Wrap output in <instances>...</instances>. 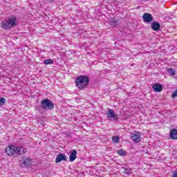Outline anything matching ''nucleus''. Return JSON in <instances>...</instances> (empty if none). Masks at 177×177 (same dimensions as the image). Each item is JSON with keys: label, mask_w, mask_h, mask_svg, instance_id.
<instances>
[{"label": "nucleus", "mask_w": 177, "mask_h": 177, "mask_svg": "<svg viewBox=\"0 0 177 177\" xmlns=\"http://www.w3.org/2000/svg\"><path fill=\"white\" fill-rule=\"evenodd\" d=\"M152 88L153 89L154 92H161L163 89L162 84L160 83H155L153 84Z\"/></svg>", "instance_id": "11"}, {"label": "nucleus", "mask_w": 177, "mask_h": 177, "mask_svg": "<svg viewBox=\"0 0 177 177\" xmlns=\"http://www.w3.org/2000/svg\"><path fill=\"white\" fill-rule=\"evenodd\" d=\"M6 153L8 156L10 157H15V153H16L15 151V145H9L6 148Z\"/></svg>", "instance_id": "5"}, {"label": "nucleus", "mask_w": 177, "mask_h": 177, "mask_svg": "<svg viewBox=\"0 0 177 177\" xmlns=\"http://www.w3.org/2000/svg\"><path fill=\"white\" fill-rule=\"evenodd\" d=\"M41 107L42 110H53L55 109V104L50 99L44 98L41 101Z\"/></svg>", "instance_id": "3"}, {"label": "nucleus", "mask_w": 177, "mask_h": 177, "mask_svg": "<svg viewBox=\"0 0 177 177\" xmlns=\"http://www.w3.org/2000/svg\"><path fill=\"white\" fill-rule=\"evenodd\" d=\"M169 138L170 139L177 140V129H173L170 130Z\"/></svg>", "instance_id": "13"}, {"label": "nucleus", "mask_w": 177, "mask_h": 177, "mask_svg": "<svg viewBox=\"0 0 177 177\" xmlns=\"http://www.w3.org/2000/svg\"><path fill=\"white\" fill-rule=\"evenodd\" d=\"M151 28L153 31H160L161 30V25L158 21H153L151 25Z\"/></svg>", "instance_id": "10"}, {"label": "nucleus", "mask_w": 177, "mask_h": 177, "mask_svg": "<svg viewBox=\"0 0 177 177\" xmlns=\"http://www.w3.org/2000/svg\"><path fill=\"white\" fill-rule=\"evenodd\" d=\"M131 139H132L135 143H139V142L141 140L140 133H131Z\"/></svg>", "instance_id": "9"}, {"label": "nucleus", "mask_w": 177, "mask_h": 177, "mask_svg": "<svg viewBox=\"0 0 177 177\" xmlns=\"http://www.w3.org/2000/svg\"><path fill=\"white\" fill-rule=\"evenodd\" d=\"M109 24L111 27H118L121 24V20L115 18H111L109 20Z\"/></svg>", "instance_id": "8"}, {"label": "nucleus", "mask_w": 177, "mask_h": 177, "mask_svg": "<svg viewBox=\"0 0 177 177\" xmlns=\"http://www.w3.org/2000/svg\"><path fill=\"white\" fill-rule=\"evenodd\" d=\"M142 20L144 23H151L154 20V17L151 14L146 12L142 15Z\"/></svg>", "instance_id": "6"}, {"label": "nucleus", "mask_w": 177, "mask_h": 177, "mask_svg": "<svg viewBox=\"0 0 177 177\" xmlns=\"http://www.w3.org/2000/svg\"><path fill=\"white\" fill-rule=\"evenodd\" d=\"M76 159H77V150L73 149L71 151V154L69 156V161L71 162H73V161H75Z\"/></svg>", "instance_id": "12"}, {"label": "nucleus", "mask_w": 177, "mask_h": 177, "mask_svg": "<svg viewBox=\"0 0 177 177\" xmlns=\"http://www.w3.org/2000/svg\"><path fill=\"white\" fill-rule=\"evenodd\" d=\"M20 164H24L25 167H31L32 165V160L31 158H28L25 160H24L22 162L20 161Z\"/></svg>", "instance_id": "14"}, {"label": "nucleus", "mask_w": 177, "mask_h": 177, "mask_svg": "<svg viewBox=\"0 0 177 177\" xmlns=\"http://www.w3.org/2000/svg\"><path fill=\"white\" fill-rule=\"evenodd\" d=\"M22 150H23V147H15V157H17L18 156H21V154H23Z\"/></svg>", "instance_id": "15"}, {"label": "nucleus", "mask_w": 177, "mask_h": 177, "mask_svg": "<svg viewBox=\"0 0 177 177\" xmlns=\"http://www.w3.org/2000/svg\"><path fill=\"white\" fill-rule=\"evenodd\" d=\"M44 64L48 66V64H53V59H47L44 61Z\"/></svg>", "instance_id": "16"}, {"label": "nucleus", "mask_w": 177, "mask_h": 177, "mask_svg": "<svg viewBox=\"0 0 177 177\" xmlns=\"http://www.w3.org/2000/svg\"><path fill=\"white\" fill-rule=\"evenodd\" d=\"M118 154L119 156H123V157H125V156H127V152L124 149H120L118 150Z\"/></svg>", "instance_id": "17"}, {"label": "nucleus", "mask_w": 177, "mask_h": 177, "mask_svg": "<svg viewBox=\"0 0 177 177\" xmlns=\"http://www.w3.org/2000/svg\"><path fill=\"white\" fill-rule=\"evenodd\" d=\"M5 103H6V99L5 97H0V106H5Z\"/></svg>", "instance_id": "18"}, {"label": "nucleus", "mask_w": 177, "mask_h": 177, "mask_svg": "<svg viewBox=\"0 0 177 177\" xmlns=\"http://www.w3.org/2000/svg\"><path fill=\"white\" fill-rule=\"evenodd\" d=\"M124 169V174H125L126 175H130L131 174V172L129 171V169L128 168H126V167H124L123 168Z\"/></svg>", "instance_id": "20"}, {"label": "nucleus", "mask_w": 177, "mask_h": 177, "mask_svg": "<svg viewBox=\"0 0 177 177\" xmlns=\"http://www.w3.org/2000/svg\"><path fill=\"white\" fill-rule=\"evenodd\" d=\"M90 81L88 75H80L76 77L75 84L79 91H84L88 89Z\"/></svg>", "instance_id": "1"}, {"label": "nucleus", "mask_w": 177, "mask_h": 177, "mask_svg": "<svg viewBox=\"0 0 177 177\" xmlns=\"http://www.w3.org/2000/svg\"><path fill=\"white\" fill-rule=\"evenodd\" d=\"M17 26V18L15 16L9 17L7 20L1 22V27L3 30H10L12 27Z\"/></svg>", "instance_id": "2"}, {"label": "nucleus", "mask_w": 177, "mask_h": 177, "mask_svg": "<svg viewBox=\"0 0 177 177\" xmlns=\"http://www.w3.org/2000/svg\"><path fill=\"white\" fill-rule=\"evenodd\" d=\"M112 142H113V143H120V137L113 136L112 138Z\"/></svg>", "instance_id": "19"}, {"label": "nucleus", "mask_w": 177, "mask_h": 177, "mask_svg": "<svg viewBox=\"0 0 177 177\" xmlns=\"http://www.w3.org/2000/svg\"><path fill=\"white\" fill-rule=\"evenodd\" d=\"M171 97H173V99H175V97H177V88L172 93Z\"/></svg>", "instance_id": "22"}, {"label": "nucleus", "mask_w": 177, "mask_h": 177, "mask_svg": "<svg viewBox=\"0 0 177 177\" xmlns=\"http://www.w3.org/2000/svg\"><path fill=\"white\" fill-rule=\"evenodd\" d=\"M169 73L170 75H175V74H176L175 70H174V68H170L169 70Z\"/></svg>", "instance_id": "21"}, {"label": "nucleus", "mask_w": 177, "mask_h": 177, "mask_svg": "<svg viewBox=\"0 0 177 177\" xmlns=\"http://www.w3.org/2000/svg\"><path fill=\"white\" fill-rule=\"evenodd\" d=\"M106 115L108 117V120H111V121L112 120L115 122L118 121V115L115 113V112L113 109H108Z\"/></svg>", "instance_id": "4"}, {"label": "nucleus", "mask_w": 177, "mask_h": 177, "mask_svg": "<svg viewBox=\"0 0 177 177\" xmlns=\"http://www.w3.org/2000/svg\"><path fill=\"white\" fill-rule=\"evenodd\" d=\"M62 161H67V156L64 153H59L55 158V162L59 164Z\"/></svg>", "instance_id": "7"}, {"label": "nucleus", "mask_w": 177, "mask_h": 177, "mask_svg": "<svg viewBox=\"0 0 177 177\" xmlns=\"http://www.w3.org/2000/svg\"><path fill=\"white\" fill-rule=\"evenodd\" d=\"M171 177H177V169L176 171H174V174Z\"/></svg>", "instance_id": "23"}, {"label": "nucleus", "mask_w": 177, "mask_h": 177, "mask_svg": "<svg viewBox=\"0 0 177 177\" xmlns=\"http://www.w3.org/2000/svg\"><path fill=\"white\" fill-rule=\"evenodd\" d=\"M26 153H27V149L26 148L22 149V154H26Z\"/></svg>", "instance_id": "24"}]
</instances>
